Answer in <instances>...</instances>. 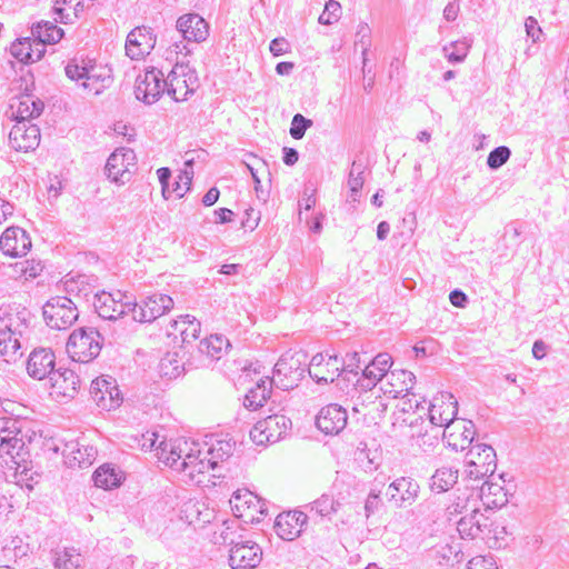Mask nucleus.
Here are the masks:
<instances>
[{"label": "nucleus", "instance_id": "ddd939ff", "mask_svg": "<svg viewBox=\"0 0 569 569\" xmlns=\"http://www.w3.org/2000/svg\"><path fill=\"white\" fill-rule=\"evenodd\" d=\"M107 177L117 184L127 183L136 169V153L132 149L114 150L106 163Z\"/></svg>", "mask_w": 569, "mask_h": 569}, {"label": "nucleus", "instance_id": "bf43d9fd", "mask_svg": "<svg viewBox=\"0 0 569 569\" xmlns=\"http://www.w3.org/2000/svg\"><path fill=\"white\" fill-rule=\"evenodd\" d=\"M176 440L177 439H174V441ZM157 442H158V435L156 432H147V433L142 435L140 446H141L142 450H154L156 456L159 459L158 450H160V447L162 446V443L163 442H173V440H161L159 442V445H157Z\"/></svg>", "mask_w": 569, "mask_h": 569}, {"label": "nucleus", "instance_id": "6e6552de", "mask_svg": "<svg viewBox=\"0 0 569 569\" xmlns=\"http://www.w3.org/2000/svg\"><path fill=\"white\" fill-rule=\"evenodd\" d=\"M497 457L493 448L485 443H476L466 455L465 475L472 480H479L495 475Z\"/></svg>", "mask_w": 569, "mask_h": 569}, {"label": "nucleus", "instance_id": "680f3d73", "mask_svg": "<svg viewBox=\"0 0 569 569\" xmlns=\"http://www.w3.org/2000/svg\"><path fill=\"white\" fill-rule=\"evenodd\" d=\"M342 361V371L358 373L360 369V357L358 352L348 353Z\"/></svg>", "mask_w": 569, "mask_h": 569}, {"label": "nucleus", "instance_id": "f3484780", "mask_svg": "<svg viewBox=\"0 0 569 569\" xmlns=\"http://www.w3.org/2000/svg\"><path fill=\"white\" fill-rule=\"evenodd\" d=\"M342 365L336 355L317 353L310 360L308 373L317 383L333 382L342 372Z\"/></svg>", "mask_w": 569, "mask_h": 569}, {"label": "nucleus", "instance_id": "79ce46f5", "mask_svg": "<svg viewBox=\"0 0 569 569\" xmlns=\"http://www.w3.org/2000/svg\"><path fill=\"white\" fill-rule=\"evenodd\" d=\"M122 473L110 465H103L93 473L94 485L103 489H112L121 483Z\"/></svg>", "mask_w": 569, "mask_h": 569}, {"label": "nucleus", "instance_id": "4d7b16f0", "mask_svg": "<svg viewBox=\"0 0 569 569\" xmlns=\"http://www.w3.org/2000/svg\"><path fill=\"white\" fill-rule=\"evenodd\" d=\"M192 176L193 172L188 171L187 169H183L182 173L179 174L178 181L172 186V192H174L178 198H182L190 189Z\"/></svg>", "mask_w": 569, "mask_h": 569}, {"label": "nucleus", "instance_id": "de8ad7c7", "mask_svg": "<svg viewBox=\"0 0 569 569\" xmlns=\"http://www.w3.org/2000/svg\"><path fill=\"white\" fill-rule=\"evenodd\" d=\"M470 43L467 39L452 41L448 46H445L442 48V52L445 53L446 58L451 63H460L462 62L468 52H469Z\"/></svg>", "mask_w": 569, "mask_h": 569}, {"label": "nucleus", "instance_id": "5fc2aeb1", "mask_svg": "<svg viewBox=\"0 0 569 569\" xmlns=\"http://www.w3.org/2000/svg\"><path fill=\"white\" fill-rule=\"evenodd\" d=\"M477 501V507H479V501H478V498L475 497V498H470L469 496L467 495H461V496H458L457 497V501L453 502L451 506H449V512L450 515H453V513H469L470 512V508L472 506V502L473 501Z\"/></svg>", "mask_w": 569, "mask_h": 569}, {"label": "nucleus", "instance_id": "2eb2a0df", "mask_svg": "<svg viewBox=\"0 0 569 569\" xmlns=\"http://www.w3.org/2000/svg\"><path fill=\"white\" fill-rule=\"evenodd\" d=\"M420 486L413 478L399 477L389 483L385 497L395 508H408L417 501Z\"/></svg>", "mask_w": 569, "mask_h": 569}, {"label": "nucleus", "instance_id": "cd10ccee", "mask_svg": "<svg viewBox=\"0 0 569 569\" xmlns=\"http://www.w3.org/2000/svg\"><path fill=\"white\" fill-rule=\"evenodd\" d=\"M30 249L31 239L20 227H9L0 237V250L7 256H26Z\"/></svg>", "mask_w": 569, "mask_h": 569}, {"label": "nucleus", "instance_id": "864d4df0", "mask_svg": "<svg viewBox=\"0 0 569 569\" xmlns=\"http://www.w3.org/2000/svg\"><path fill=\"white\" fill-rule=\"evenodd\" d=\"M312 126V121L305 118L302 114L300 113H297L293 116L292 118V122H291V128H290V136L293 138V139H301L307 129L310 128Z\"/></svg>", "mask_w": 569, "mask_h": 569}, {"label": "nucleus", "instance_id": "8fccbe9b", "mask_svg": "<svg viewBox=\"0 0 569 569\" xmlns=\"http://www.w3.org/2000/svg\"><path fill=\"white\" fill-rule=\"evenodd\" d=\"M249 158L252 159V162H248L244 160L243 163L251 173L252 180L254 182V190L257 192L258 198H260L261 180H260L258 173L261 170H267V163H266V161H263L262 159H260L253 154H250Z\"/></svg>", "mask_w": 569, "mask_h": 569}, {"label": "nucleus", "instance_id": "58836bf2", "mask_svg": "<svg viewBox=\"0 0 569 569\" xmlns=\"http://www.w3.org/2000/svg\"><path fill=\"white\" fill-rule=\"evenodd\" d=\"M32 36L38 41L37 47H43L46 43H57L63 37V30L50 21H40L32 27Z\"/></svg>", "mask_w": 569, "mask_h": 569}, {"label": "nucleus", "instance_id": "4be33fe9", "mask_svg": "<svg viewBox=\"0 0 569 569\" xmlns=\"http://www.w3.org/2000/svg\"><path fill=\"white\" fill-rule=\"evenodd\" d=\"M458 402L451 393L442 392L428 406L429 421L433 426L445 427L456 419Z\"/></svg>", "mask_w": 569, "mask_h": 569}, {"label": "nucleus", "instance_id": "c03bdc74", "mask_svg": "<svg viewBox=\"0 0 569 569\" xmlns=\"http://www.w3.org/2000/svg\"><path fill=\"white\" fill-rule=\"evenodd\" d=\"M458 480V470L441 467L431 477L430 488L438 492L449 490Z\"/></svg>", "mask_w": 569, "mask_h": 569}, {"label": "nucleus", "instance_id": "72a5a7b5", "mask_svg": "<svg viewBox=\"0 0 569 569\" xmlns=\"http://www.w3.org/2000/svg\"><path fill=\"white\" fill-rule=\"evenodd\" d=\"M488 526V518L477 507V501L472 502L470 512L463 515L457 522V530L461 538L475 539L482 529Z\"/></svg>", "mask_w": 569, "mask_h": 569}, {"label": "nucleus", "instance_id": "49530a36", "mask_svg": "<svg viewBox=\"0 0 569 569\" xmlns=\"http://www.w3.org/2000/svg\"><path fill=\"white\" fill-rule=\"evenodd\" d=\"M81 560V555L74 548H64L56 552L54 566L57 569H78Z\"/></svg>", "mask_w": 569, "mask_h": 569}, {"label": "nucleus", "instance_id": "13d9d810", "mask_svg": "<svg viewBox=\"0 0 569 569\" xmlns=\"http://www.w3.org/2000/svg\"><path fill=\"white\" fill-rule=\"evenodd\" d=\"M381 490L377 487L371 488L366 502H365V512L366 517L369 518L371 515H373L381 506V498H380Z\"/></svg>", "mask_w": 569, "mask_h": 569}, {"label": "nucleus", "instance_id": "a19ab883", "mask_svg": "<svg viewBox=\"0 0 569 569\" xmlns=\"http://www.w3.org/2000/svg\"><path fill=\"white\" fill-rule=\"evenodd\" d=\"M11 54L23 63H33L41 59L42 50L32 48V42L29 38L18 40L11 44Z\"/></svg>", "mask_w": 569, "mask_h": 569}, {"label": "nucleus", "instance_id": "37998d69", "mask_svg": "<svg viewBox=\"0 0 569 569\" xmlns=\"http://www.w3.org/2000/svg\"><path fill=\"white\" fill-rule=\"evenodd\" d=\"M365 171L366 167L357 161L352 162L347 186L349 188L348 201L357 202L359 199V193L365 183Z\"/></svg>", "mask_w": 569, "mask_h": 569}, {"label": "nucleus", "instance_id": "4468645a", "mask_svg": "<svg viewBox=\"0 0 569 569\" xmlns=\"http://www.w3.org/2000/svg\"><path fill=\"white\" fill-rule=\"evenodd\" d=\"M166 92L164 73L151 68L136 79L134 94L138 100L152 104Z\"/></svg>", "mask_w": 569, "mask_h": 569}, {"label": "nucleus", "instance_id": "052dcab7", "mask_svg": "<svg viewBox=\"0 0 569 569\" xmlns=\"http://www.w3.org/2000/svg\"><path fill=\"white\" fill-rule=\"evenodd\" d=\"M370 33L371 30L367 23H360L358 26L357 37H359V42L362 46L363 66L367 63L366 54L370 44Z\"/></svg>", "mask_w": 569, "mask_h": 569}, {"label": "nucleus", "instance_id": "bb28decb", "mask_svg": "<svg viewBox=\"0 0 569 569\" xmlns=\"http://www.w3.org/2000/svg\"><path fill=\"white\" fill-rule=\"evenodd\" d=\"M56 366V356L49 348L34 349L27 360V372L36 380H43L52 376Z\"/></svg>", "mask_w": 569, "mask_h": 569}, {"label": "nucleus", "instance_id": "412c9836", "mask_svg": "<svg viewBox=\"0 0 569 569\" xmlns=\"http://www.w3.org/2000/svg\"><path fill=\"white\" fill-rule=\"evenodd\" d=\"M40 129L30 121H16L9 133V143L17 151L29 152L40 143Z\"/></svg>", "mask_w": 569, "mask_h": 569}, {"label": "nucleus", "instance_id": "a18cd8bd", "mask_svg": "<svg viewBox=\"0 0 569 569\" xmlns=\"http://www.w3.org/2000/svg\"><path fill=\"white\" fill-rule=\"evenodd\" d=\"M340 506V501L332 495L323 493L310 503V511L318 516L330 518L339 510Z\"/></svg>", "mask_w": 569, "mask_h": 569}, {"label": "nucleus", "instance_id": "9b49d317", "mask_svg": "<svg viewBox=\"0 0 569 569\" xmlns=\"http://www.w3.org/2000/svg\"><path fill=\"white\" fill-rule=\"evenodd\" d=\"M93 307L99 317L116 320L131 313L132 297L118 290L114 292L101 291L94 295Z\"/></svg>", "mask_w": 569, "mask_h": 569}, {"label": "nucleus", "instance_id": "1a4fd4ad", "mask_svg": "<svg viewBox=\"0 0 569 569\" xmlns=\"http://www.w3.org/2000/svg\"><path fill=\"white\" fill-rule=\"evenodd\" d=\"M291 420L284 415H272L258 421L250 431L252 441L257 445L276 443L291 429Z\"/></svg>", "mask_w": 569, "mask_h": 569}, {"label": "nucleus", "instance_id": "e2e57ef3", "mask_svg": "<svg viewBox=\"0 0 569 569\" xmlns=\"http://www.w3.org/2000/svg\"><path fill=\"white\" fill-rule=\"evenodd\" d=\"M269 50L274 57H279L290 51V44L282 37L276 38L270 42Z\"/></svg>", "mask_w": 569, "mask_h": 569}, {"label": "nucleus", "instance_id": "423d86ee", "mask_svg": "<svg viewBox=\"0 0 569 569\" xmlns=\"http://www.w3.org/2000/svg\"><path fill=\"white\" fill-rule=\"evenodd\" d=\"M102 338L94 328H79L70 336L66 345L69 357L74 362L87 363L101 351Z\"/></svg>", "mask_w": 569, "mask_h": 569}, {"label": "nucleus", "instance_id": "9d476101", "mask_svg": "<svg viewBox=\"0 0 569 569\" xmlns=\"http://www.w3.org/2000/svg\"><path fill=\"white\" fill-rule=\"evenodd\" d=\"M46 323L57 330H64L78 319V310L71 299L53 297L43 306Z\"/></svg>", "mask_w": 569, "mask_h": 569}, {"label": "nucleus", "instance_id": "20e7f679", "mask_svg": "<svg viewBox=\"0 0 569 569\" xmlns=\"http://www.w3.org/2000/svg\"><path fill=\"white\" fill-rule=\"evenodd\" d=\"M416 377L412 372L403 369L389 370L385 379L381 381L379 390L387 397L396 399L399 397L407 398L403 411L425 410V400L420 401V397L416 393L409 395V391L413 388Z\"/></svg>", "mask_w": 569, "mask_h": 569}, {"label": "nucleus", "instance_id": "3c124183", "mask_svg": "<svg viewBox=\"0 0 569 569\" xmlns=\"http://www.w3.org/2000/svg\"><path fill=\"white\" fill-rule=\"evenodd\" d=\"M510 156L511 151L508 147H497L488 154L487 166L490 169H498L509 160Z\"/></svg>", "mask_w": 569, "mask_h": 569}, {"label": "nucleus", "instance_id": "aec40b11", "mask_svg": "<svg viewBox=\"0 0 569 569\" xmlns=\"http://www.w3.org/2000/svg\"><path fill=\"white\" fill-rule=\"evenodd\" d=\"M231 543L229 563L232 569H253L260 563L262 551L258 543L250 540Z\"/></svg>", "mask_w": 569, "mask_h": 569}, {"label": "nucleus", "instance_id": "f03ea898", "mask_svg": "<svg viewBox=\"0 0 569 569\" xmlns=\"http://www.w3.org/2000/svg\"><path fill=\"white\" fill-rule=\"evenodd\" d=\"M31 312L21 305L0 308V358L6 362L22 356L21 339L27 336L32 320Z\"/></svg>", "mask_w": 569, "mask_h": 569}, {"label": "nucleus", "instance_id": "c85d7f7f", "mask_svg": "<svg viewBox=\"0 0 569 569\" xmlns=\"http://www.w3.org/2000/svg\"><path fill=\"white\" fill-rule=\"evenodd\" d=\"M307 519V515L302 511L293 510L282 512L277 516L274 521L276 533L282 540L292 541L301 535Z\"/></svg>", "mask_w": 569, "mask_h": 569}, {"label": "nucleus", "instance_id": "a878e982", "mask_svg": "<svg viewBox=\"0 0 569 569\" xmlns=\"http://www.w3.org/2000/svg\"><path fill=\"white\" fill-rule=\"evenodd\" d=\"M156 46V37L150 28L137 27L129 32L126 41V54L132 60L142 59Z\"/></svg>", "mask_w": 569, "mask_h": 569}, {"label": "nucleus", "instance_id": "338daca9", "mask_svg": "<svg viewBox=\"0 0 569 569\" xmlns=\"http://www.w3.org/2000/svg\"><path fill=\"white\" fill-rule=\"evenodd\" d=\"M216 223H226L232 220L233 212L227 208H220L213 211Z\"/></svg>", "mask_w": 569, "mask_h": 569}, {"label": "nucleus", "instance_id": "774afa93", "mask_svg": "<svg viewBox=\"0 0 569 569\" xmlns=\"http://www.w3.org/2000/svg\"><path fill=\"white\" fill-rule=\"evenodd\" d=\"M219 196H220V191L216 187H212L203 196L202 203L206 207L213 206L218 201Z\"/></svg>", "mask_w": 569, "mask_h": 569}, {"label": "nucleus", "instance_id": "c9c22d12", "mask_svg": "<svg viewBox=\"0 0 569 569\" xmlns=\"http://www.w3.org/2000/svg\"><path fill=\"white\" fill-rule=\"evenodd\" d=\"M12 117L16 121H30L37 118L43 110V102L32 96H23L10 104Z\"/></svg>", "mask_w": 569, "mask_h": 569}, {"label": "nucleus", "instance_id": "e433bc0d", "mask_svg": "<svg viewBox=\"0 0 569 569\" xmlns=\"http://www.w3.org/2000/svg\"><path fill=\"white\" fill-rule=\"evenodd\" d=\"M273 379L268 376L260 378L253 388H251L243 400V406L250 410L261 408L270 396Z\"/></svg>", "mask_w": 569, "mask_h": 569}, {"label": "nucleus", "instance_id": "f8f14e48", "mask_svg": "<svg viewBox=\"0 0 569 569\" xmlns=\"http://www.w3.org/2000/svg\"><path fill=\"white\" fill-rule=\"evenodd\" d=\"M230 506L233 515L244 522H259L267 512L264 502L247 489L237 490L230 499Z\"/></svg>", "mask_w": 569, "mask_h": 569}, {"label": "nucleus", "instance_id": "473e14b6", "mask_svg": "<svg viewBox=\"0 0 569 569\" xmlns=\"http://www.w3.org/2000/svg\"><path fill=\"white\" fill-rule=\"evenodd\" d=\"M51 395L57 398H73L80 386V378L73 369L56 370L50 376Z\"/></svg>", "mask_w": 569, "mask_h": 569}, {"label": "nucleus", "instance_id": "393cba45", "mask_svg": "<svg viewBox=\"0 0 569 569\" xmlns=\"http://www.w3.org/2000/svg\"><path fill=\"white\" fill-rule=\"evenodd\" d=\"M392 366V358L389 353L377 355L362 370V376L358 379V385L363 388L371 390L379 386L387 376L388 371Z\"/></svg>", "mask_w": 569, "mask_h": 569}, {"label": "nucleus", "instance_id": "39448f33", "mask_svg": "<svg viewBox=\"0 0 569 569\" xmlns=\"http://www.w3.org/2000/svg\"><path fill=\"white\" fill-rule=\"evenodd\" d=\"M64 70L69 79L81 81L83 90L93 96L100 94L111 82V71L109 69L90 62L81 61L79 63L77 60H72L66 66Z\"/></svg>", "mask_w": 569, "mask_h": 569}, {"label": "nucleus", "instance_id": "c756f323", "mask_svg": "<svg viewBox=\"0 0 569 569\" xmlns=\"http://www.w3.org/2000/svg\"><path fill=\"white\" fill-rule=\"evenodd\" d=\"M200 329V321H198L196 317L183 315L170 322L167 329V335L174 342H181V345H184L197 340Z\"/></svg>", "mask_w": 569, "mask_h": 569}, {"label": "nucleus", "instance_id": "4c0bfd02", "mask_svg": "<svg viewBox=\"0 0 569 569\" xmlns=\"http://www.w3.org/2000/svg\"><path fill=\"white\" fill-rule=\"evenodd\" d=\"M43 270L40 261L31 259L11 263L6 274L16 280L29 281L37 278Z\"/></svg>", "mask_w": 569, "mask_h": 569}, {"label": "nucleus", "instance_id": "a211bd4d", "mask_svg": "<svg viewBox=\"0 0 569 569\" xmlns=\"http://www.w3.org/2000/svg\"><path fill=\"white\" fill-rule=\"evenodd\" d=\"M306 356L301 352L295 355H283L273 368V380L281 387L289 389L303 377L305 369L301 368V358Z\"/></svg>", "mask_w": 569, "mask_h": 569}, {"label": "nucleus", "instance_id": "2f4dec72", "mask_svg": "<svg viewBox=\"0 0 569 569\" xmlns=\"http://www.w3.org/2000/svg\"><path fill=\"white\" fill-rule=\"evenodd\" d=\"M500 480L503 481L502 475H492L480 487L479 495L477 496L478 501L480 500L488 509L501 508L508 502L507 490L499 482Z\"/></svg>", "mask_w": 569, "mask_h": 569}, {"label": "nucleus", "instance_id": "f704fd0d", "mask_svg": "<svg viewBox=\"0 0 569 569\" xmlns=\"http://www.w3.org/2000/svg\"><path fill=\"white\" fill-rule=\"evenodd\" d=\"M97 449L92 446L81 445L79 441H70L63 449L66 463L71 468H84L94 461Z\"/></svg>", "mask_w": 569, "mask_h": 569}, {"label": "nucleus", "instance_id": "dca6fc26", "mask_svg": "<svg viewBox=\"0 0 569 569\" xmlns=\"http://www.w3.org/2000/svg\"><path fill=\"white\" fill-rule=\"evenodd\" d=\"M173 307L170 296L153 293L148 296L140 305L132 299V319L139 322H151L168 312Z\"/></svg>", "mask_w": 569, "mask_h": 569}, {"label": "nucleus", "instance_id": "f257e3e1", "mask_svg": "<svg viewBox=\"0 0 569 569\" xmlns=\"http://www.w3.org/2000/svg\"><path fill=\"white\" fill-rule=\"evenodd\" d=\"M236 442L230 439H214L204 446L177 439L173 442H163L158 450L159 461L182 475L197 485L203 482V477L210 470L216 471L230 457H232Z\"/></svg>", "mask_w": 569, "mask_h": 569}, {"label": "nucleus", "instance_id": "6e6d98bb", "mask_svg": "<svg viewBox=\"0 0 569 569\" xmlns=\"http://www.w3.org/2000/svg\"><path fill=\"white\" fill-rule=\"evenodd\" d=\"M190 53L187 44L182 41L172 43L166 52L167 60L174 61H187V57Z\"/></svg>", "mask_w": 569, "mask_h": 569}, {"label": "nucleus", "instance_id": "6ab92c4d", "mask_svg": "<svg viewBox=\"0 0 569 569\" xmlns=\"http://www.w3.org/2000/svg\"><path fill=\"white\" fill-rule=\"evenodd\" d=\"M90 395L93 401L102 410H112L120 406L122 398L120 390L111 377H100L92 381Z\"/></svg>", "mask_w": 569, "mask_h": 569}, {"label": "nucleus", "instance_id": "603ef678", "mask_svg": "<svg viewBox=\"0 0 569 569\" xmlns=\"http://www.w3.org/2000/svg\"><path fill=\"white\" fill-rule=\"evenodd\" d=\"M341 14V6L338 1L329 0L323 12L319 17V22L321 24H332L338 21Z\"/></svg>", "mask_w": 569, "mask_h": 569}, {"label": "nucleus", "instance_id": "7ed1b4c3", "mask_svg": "<svg viewBox=\"0 0 569 569\" xmlns=\"http://www.w3.org/2000/svg\"><path fill=\"white\" fill-rule=\"evenodd\" d=\"M13 426L14 422L10 419H0V457L2 455L10 457V461L17 466L14 472L16 483L21 488L31 490L33 488V477L32 475L29 476L27 467L21 469L20 462L17 460L24 443L22 438L19 437V431Z\"/></svg>", "mask_w": 569, "mask_h": 569}, {"label": "nucleus", "instance_id": "09e8293b", "mask_svg": "<svg viewBox=\"0 0 569 569\" xmlns=\"http://www.w3.org/2000/svg\"><path fill=\"white\" fill-rule=\"evenodd\" d=\"M160 372L170 379L177 378L182 372V366L176 355H167L160 361Z\"/></svg>", "mask_w": 569, "mask_h": 569}, {"label": "nucleus", "instance_id": "ea45409f", "mask_svg": "<svg viewBox=\"0 0 569 569\" xmlns=\"http://www.w3.org/2000/svg\"><path fill=\"white\" fill-rule=\"evenodd\" d=\"M230 347L227 338L221 335H211L199 343V351L212 360H219Z\"/></svg>", "mask_w": 569, "mask_h": 569}, {"label": "nucleus", "instance_id": "b1692460", "mask_svg": "<svg viewBox=\"0 0 569 569\" xmlns=\"http://www.w3.org/2000/svg\"><path fill=\"white\" fill-rule=\"evenodd\" d=\"M348 415L345 408L337 403L323 407L316 417V426L326 435H338L347 426Z\"/></svg>", "mask_w": 569, "mask_h": 569}, {"label": "nucleus", "instance_id": "0e129e2a", "mask_svg": "<svg viewBox=\"0 0 569 569\" xmlns=\"http://www.w3.org/2000/svg\"><path fill=\"white\" fill-rule=\"evenodd\" d=\"M467 569H497L491 559L475 557L468 562Z\"/></svg>", "mask_w": 569, "mask_h": 569}, {"label": "nucleus", "instance_id": "69168bd1", "mask_svg": "<svg viewBox=\"0 0 569 569\" xmlns=\"http://www.w3.org/2000/svg\"><path fill=\"white\" fill-rule=\"evenodd\" d=\"M527 36L532 38L533 41L539 39L541 28L538 26V21L533 17H528L525 22Z\"/></svg>", "mask_w": 569, "mask_h": 569}, {"label": "nucleus", "instance_id": "0eeeda50", "mask_svg": "<svg viewBox=\"0 0 569 569\" xmlns=\"http://www.w3.org/2000/svg\"><path fill=\"white\" fill-rule=\"evenodd\" d=\"M166 92L174 101H186L198 87L196 71L190 68L188 61H177L164 78Z\"/></svg>", "mask_w": 569, "mask_h": 569}, {"label": "nucleus", "instance_id": "5701e85b", "mask_svg": "<svg viewBox=\"0 0 569 569\" xmlns=\"http://www.w3.org/2000/svg\"><path fill=\"white\" fill-rule=\"evenodd\" d=\"M473 436V423L465 419H455L451 423H447L443 429V440L455 451L471 447Z\"/></svg>", "mask_w": 569, "mask_h": 569}, {"label": "nucleus", "instance_id": "7c9ffc66", "mask_svg": "<svg viewBox=\"0 0 569 569\" xmlns=\"http://www.w3.org/2000/svg\"><path fill=\"white\" fill-rule=\"evenodd\" d=\"M177 31L187 41L201 42L209 36V24L199 14L188 13L177 20Z\"/></svg>", "mask_w": 569, "mask_h": 569}]
</instances>
